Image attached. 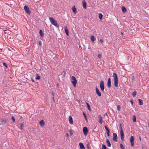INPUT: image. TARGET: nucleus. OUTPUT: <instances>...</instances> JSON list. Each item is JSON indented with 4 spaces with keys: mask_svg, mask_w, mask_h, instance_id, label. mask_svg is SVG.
<instances>
[{
    "mask_svg": "<svg viewBox=\"0 0 149 149\" xmlns=\"http://www.w3.org/2000/svg\"><path fill=\"white\" fill-rule=\"evenodd\" d=\"M96 93L100 97L101 96V94L100 92V91L96 87Z\"/></svg>",
    "mask_w": 149,
    "mask_h": 149,
    "instance_id": "obj_12",
    "label": "nucleus"
},
{
    "mask_svg": "<svg viewBox=\"0 0 149 149\" xmlns=\"http://www.w3.org/2000/svg\"><path fill=\"white\" fill-rule=\"evenodd\" d=\"M72 10L73 12L74 13V14H75L76 13L77 10H76V9L75 8V7L74 6H73V7H72Z\"/></svg>",
    "mask_w": 149,
    "mask_h": 149,
    "instance_id": "obj_17",
    "label": "nucleus"
},
{
    "mask_svg": "<svg viewBox=\"0 0 149 149\" xmlns=\"http://www.w3.org/2000/svg\"><path fill=\"white\" fill-rule=\"evenodd\" d=\"M70 135H72V134H73V133L71 131V130H70Z\"/></svg>",
    "mask_w": 149,
    "mask_h": 149,
    "instance_id": "obj_39",
    "label": "nucleus"
},
{
    "mask_svg": "<svg viewBox=\"0 0 149 149\" xmlns=\"http://www.w3.org/2000/svg\"><path fill=\"white\" fill-rule=\"evenodd\" d=\"M49 20L51 23L56 27L58 28L59 26L57 22L56 21H55L53 18L52 17H49Z\"/></svg>",
    "mask_w": 149,
    "mask_h": 149,
    "instance_id": "obj_2",
    "label": "nucleus"
},
{
    "mask_svg": "<svg viewBox=\"0 0 149 149\" xmlns=\"http://www.w3.org/2000/svg\"><path fill=\"white\" fill-rule=\"evenodd\" d=\"M12 120L14 122H15V120L14 118L13 117H12L11 118Z\"/></svg>",
    "mask_w": 149,
    "mask_h": 149,
    "instance_id": "obj_35",
    "label": "nucleus"
},
{
    "mask_svg": "<svg viewBox=\"0 0 149 149\" xmlns=\"http://www.w3.org/2000/svg\"><path fill=\"white\" fill-rule=\"evenodd\" d=\"M86 104L87 105V107L88 108V110L90 111L91 110L89 104L87 102L86 103Z\"/></svg>",
    "mask_w": 149,
    "mask_h": 149,
    "instance_id": "obj_29",
    "label": "nucleus"
},
{
    "mask_svg": "<svg viewBox=\"0 0 149 149\" xmlns=\"http://www.w3.org/2000/svg\"><path fill=\"white\" fill-rule=\"evenodd\" d=\"M120 133V134L121 139L122 141H124V133L123 129L121 127V128Z\"/></svg>",
    "mask_w": 149,
    "mask_h": 149,
    "instance_id": "obj_4",
    "label": "nucleus"
},
{
    "mask_svg": "<svg viewBox=\"0 0 149 149\" xmlns=\"http://www.w3.org/2000/svg\"><path fill=\"white\" fill-rule=\"evenodd\" d=\"M121 34L123 36V33L122 32H121Z\"/></svg>",
    "mask_w": 149,
    "mask_h": 149,
    "instance_id": "obj_44",
    "label": "nucleus"
},
{
    "mask_svg": "<svg viewBox=\"0 0 149 149\" xmlns=\"http://www.w3.org/2000/svg\"><path fill=\"white\" fill-rule=\"evenodd\" d=\"M98 122L99 123L101 124H102V122H103L102 119V117H101L100 115L98 116Z\"/></svg>",
    "mask_w": 149,
    "mask_h": 149,
    "instance_id": "obj_11",
    "label": "nucleus"
},
{
    "mask_svg": "<svg viewBox=\"0 0 149 149\" xmlns=\"http://www.w3.org/2000/svg\"><path fill=\"white\" fill-rule=\"evenodd\" d=\"M3 65L4 66L7 67V65L5 63H3Z\"/></svg>",
    "mask_w": 149,
    "mask_h": 149,
    "instance_id": "obj_41",
    "label": "nucleus"
},
{
    "mask_svg": "<svg viewBox=\"0 0 149 149\" xmlns=\"http://www.w3.org/2000/svg\"><path fill=\"white\" fill-rule=\"evenodd\" d=\"M65 29V31L66 34L67 36H69V33H68V30L67 29V28L66 26H65L64 27Z\"/></svg>",
    "mask_w": 149,
    "mask_h": 149,
    "instance_id": "obj_15",
    "label": "nucleus"
},
{
    "mask_svg": "<svg viewBox=\"0 0 149 149\" xmlns=\"http://www.w3.org/2000/svg\"><path fill=\"white\" fill-rule=\"evenodd\" d=\"M79 145L81 149H84L85 147L83 144L81 143H79Z\"/></svg>",
    "mask_w": 149,
    "mask_h": 149,
    "instance_id": "obj_16",
    "label": "nucleus"
},
{
    "mask_svg": "<svg viewBox=\"0 0 149 149\" xmlns=\"http://www.w3.org/2000/svg\"><path fill=\"white\" fill-rule=\"evenodd\" d=\"M91 39L92 42H93L95 40V38L93 36H91Z\"/></svg>",
    "mask_w": 149,
    "mask_h": 149,
    "instance_id": "obj_22",
    "label": "nucleus"
},
{
    "mask_svg": "<svg viewBox=\"0 0 149 149\" xmlns=\"http://www.w3.org/2000/svg\"><path fill=\"white\" fill-rule=\"evenodd\" d=\"M107 86L108 88H110L111 86V80L110 78H109L107 82Z\"/></svg>",
    "mask_w": 149,
    "mask_h": 149,
    "instance_id": "obj_10",
    "label": "nucleus"
},
{
    "mask_svg": "<svg viewBox=\"0 0 149 149\" xmlns=\"http://www.w3.org/2000/svg\"><path fill=\"white\" fill-rule=\"evenodd\" d=\"M117 109L118 111H120V105L117 106Z\"/></svg>",
    "mask_w": 149,
    "mask_h": 149,
    "instance_id": "obj_31",
    "label": "nucleus"
},
{
    "mask_svg": "<svg viewBox=\"0 0 149 149\" xmlns=\"http://www.w3.org/2000/svg\"><path fill=\"white\" fill-rule=\"evenodd\" d=\"M39 124H40V125L42 127L44 126V124H45L44 122V121L43 120H41Z\"/></svg>",
    "mask_w": 149,
    "mask_h": 149,
    "instance_id": "obj_18",
    "label": "nucleus"
},
{
    "mask_svg": "<svg viewBox=\"0 0 149 149\" xmlns=\"http://www.w3.org/2000/svg\"><path fill=\"white\" fill-rule=\"evenodd\" d=\"M71 82L74 87H76L77 81L76 78L73 76H72L71 78Z\"/></svg>",
    "mask_w": 149,
    "mask_h": 149,
    "instance_id": "obj_3",
    "label": "nucleus"
},
{
    "mask_svg": "<svg viewBox=\"0 0 149 149\" xmlns=\"http://www.w3.org/2000/svg\"><path fill=\"white\" fill-rule=\"evenodd\" d=\"M122 11L123 13H125L126 12L127 10L125 8L124 6H122L121 8Z\"/></svg>",
    "mask_w": 149,
    "mask_h": 149,
    "instance_id": "obj_20",
    "label": "nucleus"
},
{
    "mask_svg": "<svg viewBox=\"0 0 149 149\" xmlns=\"http://www.w3.org/2000/svg\"><path fill=\"white\" fill-rule=\"evenodd\" d=\"M83 5L84 8L85 9L86 8V4L85 1H83Z\"/></svg>",
    "mask_w": 149,
    "mask_h": 149,
    "instance_id": "obj_19",
    "label": "nucleus"
},
{
    "mask_svg": "<svg viewBox=\"0 0 149 149\" xmlns=\"http://www.w3.org/2000/svg\"><path fill=\"white\" fill-rule=\"evenodd\" d=\"M98 57L99 58H101V55L100 54H98Z\"/></svg>",
    "mask_w": 149,
    "mask_h": 149,
    "instance_id": "obj_38",
    "label": "nucleus"
},
{
    "mask_svg": "<svg viewBox=\"0 0 149 149\" xmlns=\"http://www.w3.org/2000/svg\"><path fill=\"white\" fill-rule=\"evenodd\" d=\"M102 149H106V147L104 144H103L102 146Z\"/></svg>",
    "mask_w": 149,
    "mask_h": 149,
    "instance_id": "obj_32",
    "label": "nucleus"
},
{
    "mask_svg": "<svg viewBox=\"0 0 149 149\" xmlns=\"http://www.w3.org/2000/svg\"><path fill=\"white\" fill-rule=\"evenodd\" d=\"M132 120L134 122H136V118L135 116H133L132 118Z\"/></svg>",
    "mask_w": 149,
    "mask_h": 149,
    "instance_id": "obj_26",
    "label": "nucleus"
},
{
    "mask_svg": "<svg viewBox=\"0 0 149 149\" xmlns=\"http://www.w3.org/2000/svg\"><path fill=\"white\" fill-rule=\"evenodd\" d=\"M100 41L102 43H103V40L102 39H100Z\"/></svg>",
    "mask_w": 149,
    "mask_h": 149,
    "instance_id": "obj_36",
    "label": "nucleus"
},
{
    "mask_svg": "<svg viewBox=\"0 0 149 149\" xmlns=\"http://www.w3.org/2000/svg\"><path fill=\"white\" fill-rule=\"evenodd\" d=\"M24 9L27 13L29 14H30L31 12L29 10V7L27 6H25L24 7Z\"/></svg>",
    "mask_w": 149,
    "mask_h": 149,
    "instance_id": "obj_6",
    "label": "nucleus"
},
{
    "mask_svg": "<svg viewBox=\"0 0 149 149\" xmlns=\"http://www.w3.org/2000/svg\"><path fill=\"white\" fill-rule=\"evenodd\" d=\"M100 87L101 90L102 91H103L104 90V82L102 81H101L100 82Z\"/></svg>",
    "mask_w": 149,
    "mask_h": 149,
    "instance_id": "obj_5",
    "label": "nucleus"
},
{
    "mask_svg": "<svg viewBox=\"0 0 149 149\" xmlns=\"http://www.w3.org/2000/svg\"><path fill=\"white\" fill-rule=\"evenodd\" d=\"M106 142H107V146H108V147H110L111 146V144L110 143V141H109V140L108 139H107V141H106Z\"/></svg>",
    "mask_w": 149,
    "mask_h": 149,
    "instance_id": "obj_21",
    "label": "nucleus"
},
{
    "mask_svg": "<svg viewBox=\"0 0 149 149\" xmlns=\"http://www.w3.org/2000/svg\"><path fill=\"white\" fill-rule=\"evenodd\" d=\"M105 129L106 130L107 133V136H110V135H109L110 131H109L108 128L106 126H105Z\"/></svg>",
    "mask_w": 149,
    "mask_h": 149,
    "instance_id": "obj_14",
    "label": "nucleus"
},
{
    "mask_svg": "<svg viewBox=\"0 0 149 149\" xmlns=\"http://www.w3.org/2000/svg\"><path fill=\"white\" fill-rule=\"evenodd\" d=\"M39 34L41 36H44V33H43L42 31L41 30H40L39 31Z\"/></svg>",
    "mask_w": 149,
    "mask_h": 149,
    "instance_id": "obj_23",
    "label": "nucleus"
},
{
    "mask_svg": "<svg viewBox=\"0 0 149 149\" xmlns=\"http://www.w3.org/2000/svg\"><path fill=\"white\" fill-rule=\"evenodd\" d=\"M40 79V77L39 76L38 74H36V79Z\"/></svg>",
    "mask_w": 149,
    "mask_h": 149,
    "instance_id": "obj_30",
    "label": "nucleus"
},
{
    "mask_svg": "<svg viewBox=\"0 0 149 149\" xmlns=\"http://www.w3.org/2000/svg\"><path fill=\"white\" fill-rule=\"evenodd\" d=\"M1 122L3 123H5L6 122V120L4 119H1Z\"/></svg>",
    "mask_w": 149,
    "mask_h": 149,
    "instance_id": "obj_27",
    "label": "nucleus"
},
{
    "mask_svg": "<svg viewBox=\"0 0 149 149\" xmlns=\"http://www.w3.org/2000/svg\"><path fill=\"white\" fill-rule=\"evenodd\" d=\"M136 91H134L133 93H132V96L133 97H135V96L136 95Z\"/></svg>",
    "mask_w": 149,
    "mask_h": 149,
    "instance_id": "obj_28",
    "label": "nucleus"
},
{
    "mask_svg": "<svg viewBox=\"0 0 149 149\" xmlns=\"http://www.w3.org/2000/svg\"><path fill=\"white\" fill-rule=\"evenodd\" d=\"M113 77L114 86L117 87L118 86V83L117 75L114 72L113 73Z\"/></svg>",
    "mask_w": 149,
    "mask_h": 149,
    "instance_id": "obj_1",
    "label": "nucleus"
},
{
    "mask_svg": "<svg viewBox=\"0 0 149 149\" xmlns=\"http://www.w3.org/2000/svg\"><path fill=\"white\" fill-rule=\"evenodd\" d=\"M66 135L68 137H69V135H68V133H67V134H66Z\"/></svg>",
    "mask_w": 149,
    "mask_h": 149,
    "instance_id": "obj_43",
    "label": "nucleus"
},
{
    "mask_svg": "<svg viewBox=\"0 0 149 149\" xmlns=\"http://www.w3.org/2000/svg\"><path fill=\"white\" fill-rule=\"evenodd\" d=\"M130 102L132 104H133V101L132 100H131V101H130Z\"/></svg>",
    "mask_w": 149,
    "mask_h": 149,
    "instance_id": "obj_42",
    "label": "nucleus"
},
{
    "mask_svg": "<svg viewBox=\"0 0 149 149\" xmlns=\"http://www.w3.org/2000/svg\"><path fill=\"white\" fill-rule=\"evenodd\" d=\"M83 132L84 135L86 136L88 132L87 128L86 127H84L83 128Z\"/></svg>",
    "mask_w": 149,
    "mask_h": 149,
    "instance_id": "obj_8",
    "label": "nucleus"
},
{
    "mask_svg": "<svg viewBox=\"0 0 149 149\" xmlns=\"http://www.w3.org/2000/svg\"><path fill=\"white\" fill-rule=\"evenodd\" d=\"M99 18L100 20H102V19L103 15L101 13L99 14Z\"/></svg>",
    "mask_w": 149,
    "mask_h": 149,
    "instance_id": "obj_25",
    "label": "nucleus"
},
{
    "mask_svg": "<svg viewBox=\"0 0 149 149\" xmlns=\"http://www.w3.org/2000/svg\"><path fill=\"white\" fill-rule=\"evenodd\" d=\"M120 147L121 149H125L124 147L123 146V145L122 144H120Z\"/></svg>",
    "mask_w": 149,
    "mask_h": 149,
    "instance_id": "obj_33",
    "label": "nucleus"
},
{
    "mask_svg": "<svg viewBox=\"0 0 149 149\" xmlns=\"http://www.w3.org/2000/svg\"><path fill=\"white\" fill-rule=\"evenodd\" d=\"M20 126H21V128L22 129V127H24L23 124H21V125H20Z\"/></svg>",
    "mask_w": 149,
    "mask_h": 149,
    "instance_id": "obj_37",
    "label": "nucleus"
},
{
    "mask_svg": "<svg viewBox=\"0 0 149 149\" xmlns=\"http://www.w3.org/2000/svg\"><path fill=\"white\" fill-rule=\"evenodd\" d=\"M117 136L116 133H113V141L115 142H117Z\"/></svg>",
    "mask_w": 149,
    "mask_h": 149,
    "instance_id": "obj_7",
    "label": "nucleus"
},
{
    "mask_svg": "<svg viewBox=\"0 0 149 149\" xmlns=\"http://www.w3.org/2000/svg\"><path fill=\"white\" fill-rule=\"evenodd\" d=\"M39 45L40 46H41V41H40V40L39 41Z\"/></svg>",
    "mask_w": 149,
    "mask_h": 149,
    "instance_id": "obj_40",
    "label": "nucleus"
},
{
    "mask_svg": "<svg viewBox=\"0 0 149 149\" xmlns=\"http://www.w3.org/2000/svg\"><path fill=\"white\" fill-rule=\"evenodd\" d=\"M31 79L32 82H34V80L33 79Z\"/></svg>",
    "mask_w": 149,
    "mask_h": 149,
    "instance_id": "obj_45",
    "label": "nucleus"
},
{
    "mask_svg": "<svg viewBox=\"0 0 149 149\" xmlns=\"http://www.w3.org/2000/svg\"><path fill=\"white\" fill-rule=\"evenodd\" d=\"M140 140H141V138H140Z\"/></svg>",
    "mask_w": 149,
    "mask_h": 149,
    "instance_id": "obj_46",
    "label": "nucleus"
},
{
    "mask_svg": "<svg viewBox=\"0 0 149 149\" xmlns=\"http://www.w3.org/2000/svg\"><path fill=\"white\" fill-rule=\"evenodd\" d=\"M134 138L133 136H131L130 138V143L132 147H133L134 146Z\"/></svg>",
    "mask_w": 149,
    "mask_h": 149,
    "instance_id": "obj_9",
    "label": "nucleus"
},
{
    "mask_svg": "<svg viewBox=\"0 0 149 149\" xmlns=\"http://www.w3.org/2000/svg\"><path fill=\"white\" fill-rule=\"evenodd\" d=\"M83 115L84 116V118H85L86 120V121H87V118H86V115H85V113L84 112H83Z\"/></svg>",
    "mask_w": 149,
    "mask_h": 149,
    "instance_id": "obj_34",
    "label": "nucleus"
},
{
    "mask_svg": "<svg viewBox=\"0 0 149 149\" xmlns=\"http://www.w3.org/2000/svg\"><path fill=\"white\" fill-rule=\"evenodd\" d=\"M69 123L71 124H73L72 119L71 116H69Z\"/></svg>",
    "mask_w": 149,
    "mask_h": 149,
    "instance_id": "obj_13",
    "label": "nucleus"
},
{
    "mask_svg": "<svg viewBox=\"0 0 149 149\" xmlns=\"http://www.w3.org/2000/svg\"><path fill=\"white\" fill-rule=\"evenodd\" d=\"M138 100H139V104L140 105H143V102L142 100L140 99H139Z\"/></svg>",
    "mask_w": 149,
    "mask_h": 149,
    "instance_id": "obj_24",
    "label": "nucleus"
}]
</instances>
